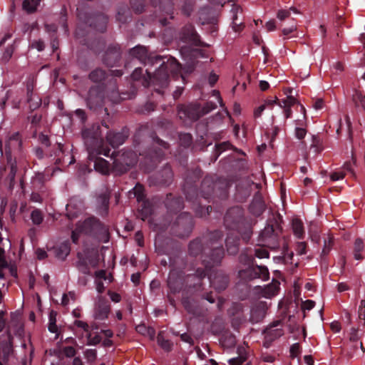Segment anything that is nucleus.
<instances>
[{"mask_svg":"<svg viewBox=\"0 0 365 365\" xmlns=\"http://www.w3.org/2000/svg\"><path fill=\"white\" fill-rule=\"evenodd\" d=\"M155 59L156 63L160 64V67L151 76L150 85L153 84L160 88H165L169 83L168 71H170L173 73H177L180 70V65L173 57L168 58L166 61H163V58L160 56H156Z\"/></svg>","mask_w":365,"mask_h":365,"instance_id":"1","label":"nucleus"},{"mask_svg":"<svg viewBox=\"0 0 365 365\" xmlns=\"http://www.w3.org/2000/svg\"><path fill=\"white\" fill-rule=\"evenodd\" d=\"M93 235L99 240L108 241V229L95 217H89L83 222L77 224L76 228L72 232L71 238L74 243H76L79 234Z\"/></svg>","mask_w":365,"mask_h":365,"instance_id":"2","label":"nucleus"},{"mask_svg":"<svg viewBox=\"0 0 365 365\" xmlns=\"http://www.w3.org/2000/svg\"><path fill=\"white\" fill-rule=\"evenodd\" d=\"M281 233L282 227L279 225L277 219H274V223L268 224L261 232L258 241L263 247L276 249L279 247Z\"/></svg>","mask_w":365,"mask_h":365,"instance_id":"3","label":"nucleus"},{"mask_svg":"<svg viewBox=\"0 0 365 365\" xmlns=\"http://www.w3.org/2000/svg\"><path fill=\"white\" fill-rule=\"evenodd\" d=\"M137 163V155L133 151L118 152L113 157L111 170L116 175H122Z\"/></svg>","mask_w":365,"mask_h":365,"instance_id":"4","label":"nucleus"},{"mask_svg":"<svg viewBox=\"0 0 365 365\" xmlns=\"http://www.w3.org/2000/svg\"><path fill=\"white\" fill-rule=\"evenodd\" d=\"M192 227V216L187 212H183L176 218L173 225V230L176 235L184 237L190 235Z\"/></svg>","mask_w":365,"mask_h":365,"instance_id":"5","label":"nucleus"},{"mask_svg":"<svg viewBox=\"0 0 365 365\" xmlns=\"http://www.w3.org/2000/svg\"><path fill=\"white\" fill-rule=\"evenodd\" d=\"M245 223L243 210L240 207H232L225 216V225L230 229H237L239 232H241V227Z\"/></svg>","mask_w":365,"mask_h":365,"instance_id":"6","label":"nucleus"},{"mask_svg":"<svg viewBox=\"0 0 365 365\" xmlns=\"http://www.w3.org/2000/svg\"><path fill=\"white\" fill-rule=\"evenodd\" d=\"M82 136L88 150H95L102 144L100 126L94 125L91 128L84 129Z\"/></svg>","mask_w":365,"mask_h":365,"instance_id":"7","label":"nucleus"},{"mask_svg":"<svg viewBox=\"0 0 365 365\" xmlns=\"http://www.w3.org/2000/svg\"><path fill=\"white\" fill-rule=\"evenodd\" d=\"M224 257V250L222 245H217L215 247L207 250H203V259L205 267H211L219 264Z\"/></svg>","mask_w":365,"mask_h":365,"instance_id":"8","label":"nucleus"},{"mask_svg":"<svg viewBox=\"0 0 365 365\" xmlns=\"http://www.w3.org/2000/svg\"><path fill=\"white\" fill-rule=\"evenodd\" d=\"M104 100V88L102 86H92L90 88L86 97V102L91 109L102 107Z\"/></svg>","mask_w":365,"mask_h":365,"instance_id":"9","label":"nucleus"},{"mask_svg":"<svg viewBox=\"0 0 365 365\" xmlns=\"http://www.w3.org/2000/svg\"><path fill=\"white\" fill-rule=\"evenodd\" d=\"M239 276L245 280H252L256 278L266 280L269 278V272L267 267L263 266L250 267L239 271Z\"/></svg>","mask_w":365,"mask_h":365,"instance_id":"10","label":"nucleus"},{"mask_svg":"<svg viewBox=\"0 0 365 365\" xmlns=\"http://www.w3.org/2000/svg\"><path fill=\"white\" fill-rule=\"evenodd\" d=\"M178 116L183 121L187 120L195 121L202 115L201 108L197 104H190L189 106H180L178 107Z\"/></svg>","mask_w":365,"mask_h":365,"instance_id":"11","label":"nucleus"},{"mask_svg":"<svg viewBox=\"0 0 365 365\" xmlns=\"http://www.w3.org/2000/svg\"><path fill=\"white\" fill-rule=\"evenodd\" d=\"M210 278L212 285L218 292L225 290L230 282L228 276L222 270L215 271Z\"/></svg>","mask_w":365,"mask_h":365,"instance_id":"12","label":"nucleus"},{"mask_svg":"<svg viewBox=\"0 0 365 365\" xmlns=\"http://www.w3.org/2000/svg\"><path fill=\"white\" fill-rule=\"evenodd\" d=\"M120 55L121 53L118 46H110L103 56V63L108 66L113 67L119 61Z\"/></svg>","mask_w":365,"mask_h":365,"instance_id":"13","label":"nucleus"},{"mask_svg":"<svg viewBox=\"0 0 365 365\" xmlns=\"http://www.w3.org/2000/svg\"><path fill=\"white\" fill-rule=\"evenodd\" d=\"M180 39L194 46L202 45L199 36L195 32L193 26L190 25L186 26L182 29Z\"/></svg>","mask_w":365,"mask_h":365,"instance_id":"14","label":"nucleus"},{"mask_svg":"<svg viewBox=\"0 0 365 365\" xmlns=\"http://www.w3.org/2000/svg\"><path fill=\"white\" fill-rule=\"evenodd\" d=\"M222 233L217 230L207 233L202 238L204 250L212 248L217 245H222Z\"/></svg>","mask_w":365,"mask_h":365,"instance_id":"15","label":"nucleus"},{"mask_svg":"<svg viewBox=\"0 0 365 365\" xmlns=\"http://www.w3.org/2000/svg\"><path fill=\"white\" fill-rule=\"evenodd\" d=\"M199 19L202 25H215L217 22V15L212 9H203L199 13Z\"/></svg>","mask_w":365,"mask_h":365,"instance_id":"16","label":"nucleus"},{"mask_svg":"<svg viewBox=\"0 0 365 365\" xmlns=\"http://www.w3.org/2000/svg\"><path fill=\"white\" fill-rule=\"evenodd\" d=\"M110 312V306L108 302L102 298L99 297L98 302L96 305L95 317L97 319L103 320L108 317Z\"/></svg>","mask_w":365,"mask_h":365,"instance_id":"17","label":"nucleus"},{"mask_svg":"<svg viewBox=\"0 0 365 365\" xmlns=\"http://www.w3.org/2000/svg\"><path fill=\"white\" fill-rule=\"evenodd\" d=\"M128 137V134L124 132H109L106 135V140L112 147L115 148L123 144Z\"/></svg>","mask_w":365,"mask_h":365,"instance_id":"18","label":"nucleus"},{"mask_svg":"<svg viewBox=\"0 0 365 365\" xmlns=\"http://www.w3.org/2000/svg\"><path fill=\"white\" fill-rule=\"evenodd\" d=\"M173 176L170 167L166 165L155 175V178L158 184L166 185L171 182Z\"/></svg>","mask_w":365,"mask_h":365,"instance_id":"19","label":"nucleus"},{"mask_svg":"<svg viewBox=\"0 0 365 365\" xmlns=\"http://www.w3.org/2000/svg\"><path fill=\"white\" fill-rule=\"evenodd\" d=\"M227 251L230 255H236L239 251V238L234 232L227 235L226 240Z\"/></svg>","mask_w":365,"mask_h":365,"instance_id":"20","label":"nucleus"},{"mask_svg":"<svg viewBox=\"0 0 365 365\" xmlns=\"http://www.w3.org/2000/svg\"><path fill=\"white\" fill-rule=\"evenodd\" d=\"M91 26H93L97 31L104 32L106 29L107 18L103 14H98L89 20Z\"/></svg>","mask_w":365,"mask_h":365,"instance_id":"21","label":"nucleus"},{"mask_svg":"<svg viewBox=\"0 0 365 365\" xmlns=\"http://www.w3.org/2000/svg\"><path fill=\"white\" fill-rule=\"evenodd\" d=\"M218 183L213 182L210 178H205L201 184V192L202 195L207 198L210 196Z\"/></svg>","mask_w":365,"mask_h":365,"instance_id":"22","label":"nucleus"},{"mask_svg":"<svg viewBox=\"0 0 365 365\" xmlns=\"http://www.w3.org/2000/svg\"><path fill=\"white\" fill-rule=\"evenodd\" d=\"M264 210V203L261 195H255L250 205V212L255 215H259Z\"/></svg>","mask_w":365,"mask_h":365,"instance_id":"23","label":"nucleus"},{"mask_svg":"<svg viewBox=\"0 0 365 365\" xmlns=\"http://www.w3.org/2000/svg\"><path fill=\"white\" fill-rule=\"evenodd\" d=\"M53 251L56 257L59 259L64 260L71 251L69 243L68 242H64L60 245L53 247Z\"/></svg>","mask_w":365,"mask_h":365,"instance_id":"24","label":"nucleus"},{"mask_svg":"<svg viewBox=\"0 0 365 365\" xmlns=\"http://www.w3.org/2000/svg\"><path fill=\"white\" fill-rule=\"evenodd\" d=\"M132 78L134 81H141L142 85L145 87H148L150 86V80H151L150 73L146 71V74H143V70L141 68H136L133 72Z\"/></svg>","mask_w":365,"mask_h":365,"instance_id":"25","label":"nucleus"},{"mask_svg":"<svg viewBox=\"0 0 365 365\" xmlns=\"http://www.w3.org/2000/svg\"><path fill=\"white\" fill-rule=\"evenodd\" d=\"M129 53L133 57H135L140 60L142 62L145 63V61L148 59V51L147 48L142 46H137L129 51Z\"/></svg>","mask_w":365,"mask_h":365,"instance_id":"26","label":"nucleus"},{"mask_svg":"<svg viewBox=\"0 0 365 365\" xmlns=\"http://www.w3.org/2000/svg\"><path fill=\"white\" fill-rule=\"evenodd\" d=\"M231 13L232 15V29L235 32L241 31L243 27V23L238 19V14L241 13L240 7L237 5L233 4Z\"/></svg>","mask_w":365,"mask_h":365,"instance_id":"27","label":"nucleus"},{"mask_svg":"<svg viewBox=\"0 0 365 365\" xmlns=\"http://www.w3.org/2000/svg\"><path fill=\"white\" fill-rule=\"evenodd\" d=\"M106 78V71L100 68H97L93 70L88 74V78L94 83L101 82L103 80H105Z\"/></svg>","mask_w":365,"mask_h":365,"instance_id":"28","label":"nucleus"},{"mask_svg":"<svg viewBox=\"0 0 365 365\" xmlns=\"http://www.w3.org/2000/svg\"><path fill=\"white\" fill-rule=\"evenodd\" d=\"M203 241L197 239L190 243L189 252L192 255L196 256L200 253L203 254Z\"/></svg>","mask_w":365,"mask_h":365,"instance_id":"29","label":"nucleus"},{"mask_svg":"<svg viewBox=\"0 0 365 365\" xmlns=\"http://www.w3.org/2000/svg\"><path fill=\"white\" fill-rule=\"evenodd\" d=\"M279 324H280L279 321H276L264 330L266 336L267 337L269 336L270 340H272L274 338H277L282 334V330H279L277 329H273L274 327H277Z\"/></svg>","mask_w":365,"mask_h":365,"instance_id":"30","label":"nucleus"},{"mask_svg":"<svg viewBox=\"0 0 365 365\" xmlns=\"http://www.w3.org/2000/svg\"><path fill=\"white\" fill-rule=\"evenodd\" d=\"M94 168L97 171L103 174H108L110 170L109 163L101 158L95 160Z\"/></svg>","mask_w":365,"mask_h":365,"instance_id":"31","label":"nucleus"},{"mask_svg":"<svg viewBox=\"0 0 365 365\" xmlns=\"http://www.w3.org/2000/svg\"><path fill=\"white\" fill-rule=\"evenodd\" d=\"M110 199V192L108 188H106L103 190L98 195L97 200L99 204V206L101 207L104 210L108 209V203Z\"/></svg>","mask_w":365,"mask_h":365,"instance_id":"32","label":"nucleus"},{"mask_svg":"<svg viewBox=\"0 0 365 365\" xmlns=\"http://www.w3.org/2000/svg\"><path fill=\"white\" fill-rule=\"evenodd\" d=\"M292 227L294 234L299 238H302L304 235V226L302 222L299 218H294L292 222Z\"/></svg>","mask_w":365,"mask_h":365,"instance_id":"33","label":"nucleus"},{"mask_svg":"<svg viewBox=\"0 0 365 365\" xmlns=\"http://www.w3.org/2000/svg\"><path fill=\"white\" fill-rule=\"evenodd\" d=\"M136 331L144 336H148L151 340H153L155 338V331L152 327H147L144 324H140L136 327Z\"/></svg>","mask_w":365,"mask_h":365,"instance_id":"34","label":"nucleus"},{"mask_svg":"<svg viewBox=\"0 0 365 365\" xmlns=\"http://www.w3.org/2000/svg\"><path fill=\"white\" fill-rule=\"evenodd\" d=\"M158 344L159 346L166 351H170L173 347V343L169 340L165 339L163 336V332H160L157 337Z\"/></svg>","mask_w":365,"mask_h":365,"instance_id":"35","label":"nucleus"},{"mask_svg":"<svg viewBox=\"0 0 365 365\" xmlns=\"http://www.w3.org/2000/svg\"><path fill=\"white\" fill-rule=\"evenodd\" d=\"M40 0H24L23 1V9L28 13H32L36 11V6Z\"/></svg>","mask_w":365,"mask_h":365,"instance_id":"36","label":"nucleus"},{"mask_svg":"<svg viewBox=\"0 0 365 365\" xmlns=\"http://www.w3.org/2000/svg\"><path fill=\"white\" fill-rule=\"evenodd\" d=\"M279 282H276L274 283H272L271 284L267 286L263 291V295L265 297H271L276 294L278 289H279Z\"/></svg>","mask_w":365,"mask_h":365,"instance_id":"37","label":"nucleus"},{"mask_svg":"<svg viewBox=\"0 0 365 365\" xmlns=\"http://www.w3.org/2000/svg\"><path fill=\"white\" fill-rule=\"evenodd\" d=\"M352 100L356 107H361L365 110V96L362 95L360 92L356 91L353 95Z\"/></svg>","mask_w":365,"mask_h":365,"instance_id":"38","label":"nucleus"},{"mask_svg":"<svg viewBox=\"0 0 365 365\" xmlns=\"http://www.w3.org/2000/svg\"><path fill=\"white\" fill-rule=\"evenodd\" d=\"M364 242L361 239L358 238L354 242V258L357 260L361 259L362 257L360 252L364 249Z\"/></svg>","mask_w":365,"mask_h":365,"instance_id":"39","label":"nucleus"},{"mask_svg":"<svg viewBox=\"0 0 365 365\" xmlns=\"http://www.w3.org/2000/svg\"><path fill=\"white\" fill-rule=\"evenodd\" d=\"M8 339H9V342H6L2 346V352L4 354L3 360L4 361H6L8 359L9 356L10 355V354L12 353V351H13L12 347H11V337L9 334L8 335Z\"/></svg>","mask_w":365,"mask_h":365,"instance_id":"40","label":"nucleus"},{"mask_svg":"<svg viewBox=\"0 0 365 365\" xmlns=\"http://www.w3.org/2000/svg\"><path fill=\"white\" fill-rule=\"evenodd\" d=\"M63 353L66 357L71 358L76 355V351L73 346H65L61 350L56 352L58 358H61V353Z\"/></svg>","mask_w":365,"mask_h":365,"instance_id":"41","label":"nucleus"},{"mask_svg":"<svg viewBox=\"0 0 365 365\" xmlns=\"http://www.w3.org/2000/svg\"><path fill=\"white\" fill-rule=\"evenodd\" d=\"M56 312L54 311H51L49 314V324H48V329L50 331L53 333H56L58 331L57 326L56 324Z\"/></svg>","mask_w":365,"mask_h":365,"instance_id":"42","label":"nucleus"},{"mask_svg":"<svg viewBox=\"0 0 365 365\" xmlns=\"http://www.w3.org/2000/svg\"><path fill=\"white\" fill-rule=\"evenodd\" d=\"M241 227L242 231L240 232H242V235L243 240L245 241H248L252 233L250 225L248 223L245 222L244 225H242Z\"/></svg>","mask_w":365,"mask_h":365,"instance_id":"43","label":"nucleus"},{"mask_svg":"<svg viewBox=\"0 0 365 365\" xmlns=\"http://www.w3.org/2000/svg\"><path fill=\"white\" fill-rule=\"evenodd\" d=\"M301 108H302V115L301 116H299L295 120V125H302V126H307L306 109L302 105H301Z\"/></svg>","mask_w":365,"mask_h":365,"instance_id":"44","label":"nucleus"},{"mask_svg":"<svg viewBox=\"0 0 365 365\" xmlns=\"http://www.w3.org/2000/svg\"><path fill=\"white\" fill-rule=\"evenodd\" d=\"M33 222L36 225H40L43 221V215L40 210H35L31 215Z\"/></svg>","mask_w":365,"mask_h":365,"instance_id":"45","label":"nucleus"},{"mask_svg":"<svg viewBox=\"0 0 365 365\" xmlns=\"http://www.w3.org/2000/svg\"><path fill=\"white\" fill-rule=\"evenodd\" d=\"M76 267H77L78 269L83 274H91L89 267H88L86 262L84 260L80 259L77 262Z\"/></svg>","mask_w":365,"mask_h":365,"instance_id":"46","label":"nucleus"},{"mask_svg":"<svg viewBox=\"0 0 365 365\" xmlns=\"http://www.w3.org/2000/svg\"><path fill=\"white\" fill-rule=\"evenodd\" d=\"M332 244H333V237H329L328 241L324 240V248L322 250V255H321L322 257H323L329 254V252L331 248Z\"/></svg>","mask_w":365,"mask_h":365,"instance_id":"47","label":"nucleus"},{"mask_svg":"<svg viewBox=\"0 0 365 365\" xmlns=\"http://www.w3.org/2000/svg\"><path fill=\"white\" fill-rule=\"evenodd\" d=\"M307 126H302V125H297L295 128V136L299 139L302 140L304 138V136L307 134Z\"/></svg>","mask_w":365,"mask_h":365,"instance_id":"48","label":"nucleus"},{"mask_svg":"<svg viewBox=\"0 0 365 365\" xmlns=\"http://www.w3.org/2000/svg\"><path fill=\"white\" fill-rule=\"evenodd\" d=\"M180 141L184 147H187L192 141V136L188 133L181 134L180 135Z\"/></svg>","mask_w":365,"mask_h":365,"instance_id":"49","label":"nucleus"},{"mask_svg":"<svg viewBox=\"0 0 365 365\" xmlns=\"http://www.w3.org/2000/svg\"><path fill=\"white\" fill-rule=\"evenodd\" d=\"M297 103L295 98L292 96H288L287 99L283 101L284 105L279 104L280 107H291L292 105Z\"/></svg>","mask_w":365,"mask_h":365,"instance_id":"50","label":"nucleus"},{"mask_svg":"<svg viewBox=\"0 0 365 365\" xmlns=\"http://www.w3.org/2000/svg\"><path fill=\"white\" fill-rule=\"evenodd\" d=\"M85 356L88 361L93 362L96 359V351L93 349H88L85 351Z\"/></svg>","mask_w":365,"mask_h":365,"instance_id":"51","label":"nucleus"},{"mask_svg":"<svg viewBox=\"0 0 365 365\" xmlns=\"http://www.w3.org/2000/svg\"><path fill=\"white\" fill-rule=\"evenodd\" d=\"M231 146L229 142H223L216 145V152L220 155L222 151L230 148Z\"/></svg>","mask_w":365,"mask_h":365,"instance_id":"52","label":"nucleus"},{"mask_svg":"<svg viewBox=\"0 0 365 365\" xmlns=\"http://www.w3.org/2000/svg\"><path fill=\"white\" fill-rule=\"evenodd\" d=\"M290 16L289 10L280 9L277 14V17L280 21H284Z\"/></svg>","mask_w":365,"mask_h":365,"instance_id":"53","label":"nucleus"},{"mask_svg":"<svg viewBox=\"0 0 365 365\" xmlns=\"http://www.w3.org/2000/svg\"><path fill=\"white\" fill-rule=\"evenodd\" d=\"M255 256L258 258H267L269 252L264 248H258L255 250Z\"/></svg>","mask_w":365,"mask_h":365,"instance_id":"54","label":"nucleus"},{"mask_svg":"<svg viewBox=\"0 0 365 365\" xmlns=\"http://www.w3.org/2000/svg\"><path fill=\"white\" fill-rule=\"evenodd\" d=\"M216 107L215 104L213 103H207L205 106L201 108L202 115L209 113L210 110L214 109Z\"/></svg>","mask_w":365,"mask_h":365,"instance_id":"55","label":"nucleus"},{"mask_svg":"<svg viewBox=\"0 0 365 365\" xmlns=\"http://www.w3.org/2000/svg\"><path fill=\"white\" fill-rule=\"evenodd\" d=\"M307 245L305 242H299L297 247V253L298 255H303L306 253Z\"/></svg>","mask_w":365,"mask_h":365,"instance_id":"56","label":"nucleus"},{"mask_svg":"<svg viewBox=\"0 0 365 365\" xmlns=\"http://www.w3.org/2000/svg\"><path fill=\"white\" fill-rule=\"evenodd\" d=\"M13 52H14L13 47L12 46L8 47L6 49V51L3 55V57H2L3 60L5 61H8L10 59V58L11 57Z\"/></svg>","mask_w":365,"mask_h":365,"instance_id":"57","label":"nucleus"},{"mask_svg":"<svg viewBox=\"0 0 365 365\" xmlns=\"http://www.w3.org/2000/svg\"><path fill=\"white\" fill-rule=\"evenodd\" d=\"M142 187L140 185L136 186L134 188V194L138 201L143 200V194L142 193Z\"/></svg>","mask_w":365,"mask_h":365,"instance_id":"58","label":"nucleus"},{"mask_svg":"<svg viewBox=\"0 0 365 365\" xmlns=\"http://www.w3.org/2000/svg\"><path fill=\"white\" fill-rule=\"evenodd\" d=\"M88 344H93V345H96L97 344H98L101 340V338L99 335H96L94 337L91 338V334H89L88 335Z\"/></svg>","mask_w":365,"mask_h":365,"instance_id":"59","label":"nucleus"},{"mask_svg":"<svg viewBox=\"0 0 365 365\" xmlns=\"http://www.w3.org/2000/svg\"><path fill=\"white\" fill-rule=\"evenodd\" d=\"M36 254L37 255V258L39 259V260H42V259H44L47 257V253L45 250H43V249H41V248H38L36 251Z\"/></svg>","mask_w":365,"mask_h":365,"instance_id":"60","label":"nucleus"},{"mask_svg":"<svg viewBox=\"0 0 365 365\" xmlns=\"http://www.w3.org/2000/svg\"><path fill=\"white\" fill-rule=\"evenodd\" d=\"M345 176V173H333L331 174L330 178L332 180H338L339 179H343Z\"/></svg>","mask_w":365,"mask_h":365,"instance_id":"61","label":"nucleus"},{"mask_svg":"<svg viewBox=\"0 0 365 365\" xmlns=\"http://www.w3.org/2000/svg\"><path fill=\"white\" fill-rule=\"evenodd\" d=\"M357 333H358L357 329H355V328L351 329V331L350 334V338H349L351 341H356L359 339Z\"/></svg>","mask_w":365,"mask_h":365,"instance_id":"62","label":"nucleus"},{"mask_svg":"<svg viewBox=\"0 0 365 365\" xmlns=\"http://www.w3.org/2000/svg\"><path fill=\"white\" fill-rule=\"evenodd\" d=\"M324 106V101L322 98H317L313 104V107L316 110H320Z\"/></svg>","mask_w":365,"mask_h":365,"instance_id":"63","label":"nucleus"},{"mask_svg":"<svg viewBox=\"0 0 365 365\" xmlns=\"http://www.w3.org/2000/svg\"><path fill=\"white\" fill-rule=\"evenodd\" d=\"M218 79V76L216 75L215 73L211 72L209 76V83L212 86L214 84L217 82Z\"/></svg>","mask_w":365,"mask_h":365,"instance_id":"64","label":"nucleus"}]
</instances>
